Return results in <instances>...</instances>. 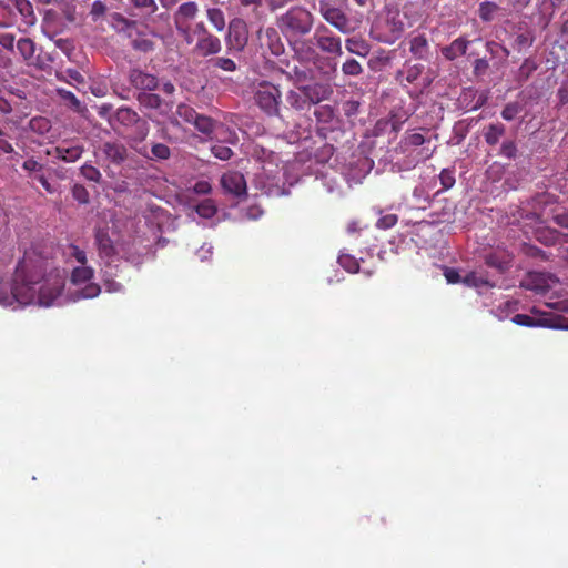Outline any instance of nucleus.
Returning <instances> with one entry per match:
<instances>
[{
  "label": "nucleus",
  "instance_id": "1",
  "mask_svg": "<svg viewBox=\"0 0 568 568\" xmlns=\"http://www.w3.org/2000/svg\"><path fill=\"white\" fill-rule=\"evenodd\" d=\"M63 285L58 272L47 274L43 261L24 260L18 264L11 285L0 280V305L17 302L50 306L60 296Z\"/></svg>",
  "mask_w": 568,
  "mask_h": 568
},
{
  "label": "nucleus",
  "instance_id": "2",
  "mask_svg": "<svg viewBox=\"0 0 568 568\" xmlns=\"http://www.w3.org/2000/svg\"><path fill=\"white\" fill-rule=\"evenodd\" d=\"M312 23V14L301 7L292 8L278 19L282 32L305 34L310 32Z\"/></svg>",
  "mask_w": 568,
  "mask_h": 568
},
{
  "label": "nucleus",
  "instance_id": "3",
  "mask_svg": "<svg viewBox=\"0 0 568 568\" xmlns=\"http://www.w3.org/2000/svg\"><path fill=\"white\" fill-rule=\"evenodd\" d=\"M114 121L120 125L132 129V142H142L149 133L148 121L140 118L139 114L130 108H119L114 114Z\"/></svg>",
  "mask_w": 568,
  "mask_h": 568
},
{
  "label": "nucleus",
  "instance_id": "4",
  "mask_svg": "<svg viewBox=\"0 0 568 568\" xmlns=\"http://www.w3.org/2000/svg\"><path fill=\"white\" fill-rule=\"evenodd\" d=\"M94 271L92 267L81 265L74 267L71 273V282L74 285L84 284V287L77 290L74 295L79 298H94L101 293V287L99 284L91 282L93 278Z\"/></svg>",
  "mask_w": 568,
  "mask_h": 568
},
{
  "label": "nucleus",
  "instance_id": "5",
  "mask_svg": "<svg viewBox=\"0 0 568 568\" xmlns=\"http://www.w3.org/2000/svg\"><path fill=\"white\" fill-rule=\"evenodd\" d=\"M513 323L519 326L526 327H547L555 329L568 331V318L556 315L551 317L534 318L527 314H516L511 318Z\"/></svg>",
  "mask_w": 568,
  "mask_h": 568
},
{
  "label": "nucleus",
  "instance_id": "6",
  "mask_svg": "<svg viewBox=\"0 0 568 568\" xmlns=\"http://www.w3.org/2000/svg\"><path fill=\"white\" fill-rule=\"evenodd\" d=\"M397 161L404 170L414 169L418 163L429 159L433 151L429 149L402 148V140L394 149Z\"/></svg>",
  "mask_w": 568,
  "mask_h": 568
},
{
  "label": "nucleus",
  "instance_id": "7",
  "mask_svg": "<svg viewBox=\"0 0 568 568\" xmlns=\"http://www.w3.org/2000/svg\"><path fill=\"white\" fill-rule=\"evenodd\" d=\"M17 48L29 64L42 68L47 61L51 60L47 52H43L41 48H37L32 38H19Z\"/></svg>",
  "mask_w": 568,
  "mask_h": 568
},
{
  "label": "nucleus",
  "instance_id": "8",
  "mask_svg": "<svg viewBox=\"0 0 568 568\" xmlns=\"http://www.w3.org/2000/svg\"><path fill=\"white\" fill-rule=\"evenodd\" d=\"M258 106L268 115L278 113L281 92L276 87L261 89L255 95Z\"/></svg>",
  "mask_w": 568,
  "mask_h": 568
},
{
  "label": "nucleus",
  "instance_id": "9",
  "mask_svg": "<svg viewBox=\"0 0 568 568\" xmlns=\"http://www.w3.org/2000/svg\"><path fill=\"white\" fill-rule=\"evenodd\" d=\"M323 18L342 33H348L353 30V22L346 17L343 10L329 6H322Z\"/></svg>",
  "mask_w": 568,
  "mask_h": 568
},
{
  "label": "nucleus",
  "instance_id": "10",
  "mask_svg": "<svg viewBox=\"0 0 568 568\" xmlns=\"http://www.w3.org/2000/svg\"><path fill=\"white\" fill-rule=\"evenodd\" d=\"M221 185L225 192L235 196L246 194V181L244 175L237 171H230L222 175Z\"/></svg>",
  "mask_w": 568,
  "mask_h": 568
},
{
  "label": "nucleus",
  "instance_id": "11",
  "mask_svg": "<svg viewBox=\"0 0 568 568\" xmlns=\"http://www.w3.org/2000/svg\"><path fill=\"white\" fill-rule=\"evenodd\" d=\"M100 151L104 155L105 160L118 166L123 164L129 156L126 146L118 141L104 142L101 145Z\"/></svg>",
  "mask_w": 568,
  "mask_h": 568
},
{
  "label": "nucleus",
  "instance_id": "12",
  "mask_svg": "<svg viewBox=\"0 0 568 568\" xmlns=\"http://www.w3.org/2000/svg\"><path fill=\"white\" fill-rule=\"evenodd\" d=\"M120 270L118 264L112 262L105 263L101 268L102 282L108 293L122 292L123 285L115 280L119 276Z\"/></svg>",
  "mask_w": 568,
  "mask_h": 568
},
{
  "label": "nucleus",
  "instance_id": "13",
  "mask_svg": "<svg viewBox=\"0 0 568 568\" xmlns=\"http://www.w3.org/2000/svg\"><path fill=\"white\" fill-rule=\"evenodd\" d=\"M303 94L308 99L310 104H318L320 102L329 99L333 89L327 83H313L303 87Z\"/></svg>",
  "mask_w": 568,
  "mask_h": 568
},
{
  "label": "nucleus",
  "instance_id": "14",
  "mask_svg": "<svg viewBox=\"0 0 568 568\" xmlns=\"http://www.w3.org/2000/svg\"><path fill=\"white\" fill-rule=\"evenodd\" d=\"M130 83L139 90L153 91L158 88V78L153 74L145 73L140 69H132L129 74Z\"/></svg>",
  "mask_w": 568,
  "mask_h": 568
},
{
  "label": "nucleus",
  "instance_id": "15",
  "mask_svg": "<svg viewBox=\"0 0 568 568\" xmlns=\"http://www.w3.org/2000/svg\"><path fill=\"white\" fill-rule=\"evenodd\" d=\"M95 244L98 246L99 255L101 258L113 260L116 255V250L113 245V241L109 236L105 230L99 229L95 232ZM113 263V261H111Z\"/></svg>",
  "mask_w": 568,
  "mask_h": 568
},
{
  "label": "nucleus",
  "instance_id": "16",
  "mask_svg": "<svg viewBox=\"0 0 568 568\" xmlns=\"http://www.w3.org/2000/svg\"><path fill=\"white\" fill-rule=\"evenodd\" d=\"M12 8H14L21 17L24 28L33 26L37 17L33 11V6L29 0H9Z\"/></svg>",
  "mask_w": 568,
  "mask_h": 568
},
{
  "label": "nucleus",
  "instance_id": "17",
  "mask_svg": "<svg viewBox=\"0 0 568 568\" xmlns=\"http://www.w3.org/2000/svg\"><path fill=\"white\" fill-rule=\"evenodd\" d=\"M82 153H83V148L81 145L68 146V145L61 144V145H58L54 148V151L52 154L54 158H57L61 161L72 163V162L78 161L81 158Z\"/></svg>",
  "mask_w": 568,
  "mask_h": 568
},
{
  "label": "nucleus",
  "instance_id": "18",
  "mask_svg": "<svg viewBox=\"0 0 568 568\" xmlns=\"http://www.w3.org/2000/svg\"><path fill=\"white\" fill-rule=\"evenodd\" d=\"M109 23L114 29V31L119 33H129V36H131L132 32L136 31L138 27L135 20H130L118 12H113L110 14Z\"/></svg>",
  "mask_w": 568,
  "mask_h": 568
},
{
  "label": "nucleus",
  "instance_id": "19",
  "mask_svg": "<svg viewBox=\"0 0 568 568\" xmlns=\"http://www.w3.org/2000/svg\"><path fill=\"white\" fill-rule=\"evenodd\" d=\"M197 13V4L193 1L182 3L176 13L175 21L178 26L186 23L189 20L193 19Z\"/></svg>",
  "mask_w": 568,
  "mask_h": 568
},
{
  "label": "nucleus",
  "instance_id": "20",
  "mask_svg": "<svg viewBox=\"0 0 568 568\" xmlns=\"http://www.w3.org/2000/svg\"><path fill=\"white\" fill-rule=\"evenodd\" d=\"M346 48L349 52L359 57H366L371 50V45L365 38H347Z\"/></svg>",
  "mask_w": 568,
  "mask_h": 568
},
{
  "label": "nucleus",
  "instance_id": "21",
  "mask_svg": "<svg viewBox=\"0 0 568 568\" xmlns=\"http://www.w3.org/2000/svg\"><path fill=\"white\" fill-rule=\"evenodd\" d=\"M221 44L219 38H200L196 50L200 55H209L219 52Z\"/></svg>",
  "mask_w": 568,
  "mask_h": 568
},
{
  "label": "nucleus",
  "instance_id": "22",
  "mask_svg": "<svg viewBox=\"0 0 568 568\" xmlns=\"http://www.w3.org/2000/svg\"><path fill=\"white\" fill-rule=\"evenodd\" d=\"M318 124H331L335 118L334 108L328 104L318 105L314 111Z\"/></svg>",
  "mask_w": 568,
  "mask_h": 568
},
{
  "label": "nucleus",
  "instance_id": "23",
  "mask_svg": "<svg viewBox=\"0 0 568 568\" xmlns=\"http://www.w3.org/2000/svg\"><path fill=\"white\" fill-rule=\"evenodd\" d=\"M215 123L212 118L199 113L192 124L199 132L210 135L215 129Z\"/></svg>",
  "mask_w": 568,
  "mask_h": 568
},
{
  "label": "nucleus",
  "instance_id": "24",
  "mask_svg": "<svg viewBox=\"0 0 568 568\" xmlns=\"http://www.w3.org/2000/svg\"><path fill=\"white\" fill-rule=\"evenodd\" d=\"M108 6L102 0H94L89 10V17L93 22H101L105 19L108 13Z\"/></svg>",
  "mask_w": 568,
  "mask_h": 568
},
{
  "label": "nucleus",
  "instance_id": "25",
  "mask_svg": "<svg viewBox=\"0 0 568 568\" xmlns=\"http://www.w3.org/2000/svg\"><path fill=\"white\" fill-rule=\"evenodd\" d=\"M505 125L501 123L489 124L484 134L486 143L489 145L497 144L499 139L505 134Z\"/></svg>",
  "mask_w": 568,
  "mask_h": 568
},
{
  "label": "nucleus",
  "instance_id": "26",
  "mask_svg": "<svg viewBox=\"0 0 568 568\" xmlns=\"http://www.w3.org/2000/svg\"><path fill=\"white\" fill-rule=\"evenodd\" d=\"M29 129L39 135H44L51 130V121L45 116H34L29 121Z\"/></svg>",
  "mask_w": 568,
  "mask_h": 568
},
{
  "label": "nucleus",
  "instance_id": "27",
  "mask_svg": "<svg viewBox=\"0 0 568 568\" xmlns=\"http://www.w3.org/2000/svg\"><path fill=\"white\" fill-rule=\"evenodd\" d=\"M500 8L490 1L481 2L478 9V14L483 21H493Z\"/></svg>",
  "mask_w": 568,
  "mask_h": 568
},
{
  "label": "nucleus",
  "instance_id": "28",
  "mask_svg": "<svg viewBox=\"0 0 568 568\" xmlns=\"http://www.w3.org/2000/svg\"><path fill=\"white\" fill-rule=\"evenodd\" d=\"M57 79L69 84H84L83 75L75 69H67L57 73Z\"/></svg>",
  "mask_w": 568,
  "mask_h": 568
},
{
  "label": "nucleus",
  "instance_id": "29",
  "mask_svg": "<svg viewBox=\"0 0 568 568\" xmlns=\"http://www.w3.org/2000/svg\"><path fill=\"white\" fill-rule=\"evenodd\" d=\"M425 138L420 133L405 134L402 138V148L424 149Z\"/></svg>",
  "mask_w": 568,
  "mask_h": 568
},
{
  "label": "nucleus",
  "instance_id": "30",
  "mask_svg": "<svg viewBox=\"0 0 568 568\" xmlns=\"http://www.w3.org/2000/svg\"><path fill=\"white\" fill-rule=\"evenodd\" d=\"M22 169L28 173V178L34 179V175L43 172L44 165L31 156L22 163Z\"/></svg>",
  "mask_w": 568,
  "mask_h": 568
},
{
  "label": "nucleus",
  "instance_id": "31",
  "mask_svg": "<svg viewBox=\"0 0 568 568\" xmlns=\"http://www.w3.org/2000/svg\"><path fill=\"white\" fill-rule=\"evenodd\" d=\"M199 113L189 104L181 103L176 108V115L185 123L192 124Z\"/></svg>",
  "mask_w": 568,
  "mask_h": 568
},
{
  "label": "nucleus",
  "instance_id": "32",
  "mask_svg": "<svg viewBox=\"0 0 568 568\" xmlns=\"http://www.w3.org/2000/svg\"><path fill=\"white\" fill-rule=\"evenodd\" d=\"M207 18H209L210 22L214 26L216 31H219V32L223 31V29L225 27V19H224V13L222 12V10L216 9V8L207 9Z\"/></svg>",
  "mask_w": 568,
  "mask_h": 568
},
{
  "label": "nucleus",
  "instance_id": "33",
  "mask_svg": "<svg viewBox=\"0 0 568 568\" xmlns=\"http://www.w3.org/2000/svg\"><path fill=\"white\" fill-rule=\"evenodd\" d=\"M171 156L170 148L164 143H153L150 160H168Z\"/></svg>",
  "mask_w": 568,
  "mask_h": 568
},
{
  "label": "nucleus",
  "instance_id": "34",
  "mask_svg": "<svg viewBox=\"0 0 568 568\" xmlns=\"http://www.w3.org/2000/svg\"><path fill=\"white\" fill-rule=\"evenodd\" d=\"M465 285L469 286V287H483V286H488L489 285V282L478 275L476 272H469L468 274H466L464 277H463V282Z\"/></svg>",
  "mask_w": 568,
  "mask_h": 568
},
{
  "label": "nucleus",
  "instance_id": "35",
  "mask_svg": "<svg viewBox=\"0 0 568 568\" xmlns=\"http://www.w3.org/2000/svg\"><path fill=\"white\" fill-rule=\"evenodd\" d=\"M80 173L85 180L91 182L99 183L102 179L100 171L95 166L88 163L81 166Z\"/></svg>",
  "mask_w": 568,
  "mask_h": 568
},
{
  "label": "nucleus",
  "instance_id": "36",
  "mask_svg": "<svg viewBox=\"0 0 568 568\" xmlns=\"http://www.w3.org/2000/svg\"><path fill=\"white\" fill-rule=\"evenodd\" d=\"M72 197L79 204H88L90 202V194L84 185L75 183L71 189Z\"/></svg>",
  "mask_w": 568,
  "mask_h": 568
},
{
  "label": "nucleus",
  "instance_id": "37",
  "mask_svg": "<svg viewBox=\"0 0 568 568\" xmlns=\"http://www.w3.org/2000/svg\"><path fill=\"white\" fill-rule=\"evenodd\" d=\"M57 93L63 101L68 102L72 109L75 111L81 110V101L71 91L58 88Z\"/></svg>",
  "mask_w": 568,
  "mask_h": 568
},
{
  "label": "nucleus",
  "instance_id": "38",
  "mask_svg": "<svg viewBox=\"0 0 568 568\" xmlns=\"http://www.w3.org/2000/svg\"><path fill=\"white\" fill-rule=\"evenodd\" d=\"M196 212L200 216L210 219L216 213V206L212 200L206 199L196 206Z\"/></svg>",
  "mask_w": 568,
  "mask_h": 568
},
{
  "label": "nucleus",
  "instance_id": "39",
  "mask_svg": "<svg viewBox=\"0 0 568 568\" xmlns=\"http://www.w3.org/2000/svg\"><path fill=\"white\" fill-rule=\"evenodd\" d=\"M440 184L443 191L452 189L456 182L455 171L453 169H443L439 174Z\"/></svg>",
  "mask_w": 568,
  "mask_h": 568
},
{
  "label": "nucleus",
  "instance_id": "40",
  "mask_svg": "<svg viewBox=\"0 0 568 568\" xmlns=\"http://www.w3.org/2000/svg\"><path fill=\"white\" fill-rule=\"evenodd\" d=\"M287 101L296 110H304L307 105H311L305 95L301 97L298 93L293 91L288 93Z\"/></svg>",
  "mask_w": 568,
  "mask_h": 568
},
{
  "label": "nucleus",
  "instance_id": "41",
  "mask_svg": "<svg viewBox=\"0 0 568 568\" xmlns=\"http://www.w3.org/2000/svg\"><path fill=\"white\" fill-rule=\"evenodd\" d=\"M398 222V215L397 214H385L381 216L376 222V227L379 230H388L395 226Z\"/></svg>",
  "mask_w": 568,
  "mask_h": 568
},
{
  "label": "nucleus",
  "instance_id": "42",
  "mask_svg": "<svg viewBox=\"0 0 568 568\" xmlns=\"http://www.w3.org/2000/svg\"><path fill=\"white\" fill-rule=\"evenodd\" d=\"M520 111L521 106L519 105V103L510 102L504 106L501 111V116L506 121H511L519 114Z\"/></svg>",
  "mask_w": 568,
  "mask_h": 568
},
{
  "label": "nucleus",
  "instance_id": "43",
  "mask_svg": "<svg viewBox=\"0 0 568 568\" xmlns=\"http://www.w3.org/2000/svg\"><path fill=\"white\" fill-rule=\"evenodd\" d=\"M338 263L349 273H356L359 270L358 262L347 254L341 255L338 257Z\"/></svg>",
  "mask_w": 568,
  "mask_h": 568
},
{
  "label": "nucleus",
  "instance_id": "44",
  "mask_svg": "<svg viewBox=\"0 0 568 568\" xmlns=\"http://www.w3.org/2000/svg\"><path fill=\"white\" fill-rule=\"evenodd\" d=\"M211 151L216 159H220L222 161H226L231 159V156L233 155L232 149L222 144L213 145Z\"/></svg>",
  "mask_w": 568,
  "mask_h": 568
},
{
  "label": "nucleus",
  "instance_id": "45",
  "mask_svg": "<svg viewBox=\"0 0 568 568\" xmlns=\"http://www.w3.org/2000/svg\"><path fill=\"white\" fill-rule=\"evenodd\" d=\"M130 1L132 2V4L135 8L143 10L148 14L154 13L158 9L155 0H130Z\"/></svg>",
  "mask_w": 568,
  "mask_h": 568
},
{
  "label": "nucleus",
  "instance_id": "46",
  "mask_svg": "<svg viewBox=\"0 0 568 568\" xmlns=\"http://www.w3.org/2000/svg\"><path fill=\"white\" fill-rule=\"evenodd\" d=\"M11 2L9 0H0V26L6 27L10 24L9 16L11 13Z\"/></svg>",
  "mask_w": 568,
  "mask_h": 568
},
{
  "label": "nucleus",
  "instance_id": "47",
  "mask_svg": "<svg viewBox=\"0 0 568 568\" xmlns=\"http://www.w3.org/2000/svg\"><path fill=\"white\" fill-rule=\"evenodd\" d=\"M500 155L507 158V159H514L517 154V146L514 141H504L500 146Z\"/></svg>",
  "mask_w": 568,
  "mask_h": 568
},
{
  "label": "nucleus",
  "instance_id": "48",
  "mask_svg": "<svg viewBox=\"0 0 568 568\" xmlns=\"http://www.w3.org/2000/svg\"><path fill=\"white\" fill-rule=\"evenodd\" d=\"M443 274L449 284H457L463 282V277L460 276L458 270L454 267L445 266L443 268Z\"/></svg>",
  "mask_w": 568,
  "mask_h": 568
},
{
  "label": "nucleus",
  "instance_id": "49",
  "mask_svg": "<svg viewBox=\"0 0 568 568\" xmlns=\"http://www.w3.org/2000/svg\"><path fill=\"white\" fill-rule=\"evenodd\" d=\"M342 70L347 75H358L362 72V67L356 60L351 59L343 64Z\"/></svg>",
  "mask_w": 568,
  "mask_h": 568
},
{
  "label": "nucleus",
  "instance_id": "50",
  "mask_svg": "<svg viewBox=\"0 0 568 568\" xmlns=\"http://www.w3.org/2000/svg\"><path fill=\"white\" fill-rule=\"evenodd\" d=\"M485 261L488 266L495 267L501 272L508 267V262L500 260L496 254L487 255Z\"/></svg>",
  "mask_w": 568,
  "mask_h": 568
},
{
  "label": "nucleus",
  "instance_id": "51",
  "mask_svg": "<svg viewBox=\"0 0 568 568\" xmlns=\"http://www.w3.org/2000/svg\"><path fill=\"white\" fill-rule=\"evenodd\" d=\"M361 103L356 100H347L343 103V112L347 118L354 116L359 111Z\"/></svg>",
  "mask_w": 568,
  "mask_h": 568
},
{
  "label": "nucleus",
  "instance_id": "52",
  "mask_svg": "<svg viewBox=\"0 0 568 568\" xmlns=\"http://www.w3.org/2000/svg\"><path fill=\"white\" fill-rule=\"evenodd\" d=\"M246 23L242 19H233L229 24V36L234 33V36H241L242 32L245 31Z\"/></svg>",
  "mask_w": 568,
  "mask_h": 568
},
{
  "label": "nucleus",
  "instance_id": "53",
  "mask_svg": "<svg viewBox=\"0 0 568 568\" xmlns=\"http://www.w3.org/2000/svg\"><path fill=\"white\" fill-rule=\"evenodd\" d=\"M69 255L73 258H75L77 262H79L81 265L87 264V254L83 250H81L77 245H70L69 246Z\"/></svg>",
  "mask_w": 568,
  "mask_h": 568
},
{
  "label": "nucleus",
  "instance_id": "54",
  "mask_svg": "<svg viewBox=\"0 0 568 568\" xmlns=\"http://www.w3.org/2000/svg\"><path fill=\"white\" fill-rule=\"evenodd\" d=\"M132 47L135 50L148 52V51H151L153 49V43H152V41H150L149 39H145V38H142V39L135 38L132 41Z\"/></svg>",
  "mask_w": 568,
  "mask_h": 568
},
{
  "label": "nucleus",
  "instance_id": "55",
  "mask_svg": "<svg viewBox=\"0 0 568 568\" xmlns=\"http://www.w3.org/2000/svg\"><path fill=\"white\" fill-rule=\"evenodd\" d=\"M552 220L557 225L568 229V207L555 213Z\"/></svg>",
  "mask_w": 568,
  "mask_h": 568
},
{
  "label": "nucleus",
  "instance_id": "56",
  "mask_svg": "<svg viewBox=\"0 0 568 568\" xmlns=\"http://www.w3.org/2000/svg\"><path fill=\"white\" fill-rule=\"evenodd\" d=\"M33 180H37L42 185V187L50 194H53L57 191L55 187L48 181L43 172H41L38 175H34Z\"/></svg>",
  "mask_w": 568,
  "mask_h": 568
},
{
  "label": "nucleus",
  "instance_id": "57",
  "mask_svg": "<svg viewBox=\"0 0 568 568\" xmlns=\"http://www.w3.org/2000/svg\"><path fill=\"white\" fill-rule=\"evenodd\" d=\"M193 190L196 194H209L212 190L211 187V184L207 182V181H197L194 186H193Z\"/></svg>",
  "mask_w": 568,
  "mask_h": 568
},
{
  "label": "nucleus",
  "instance_id": "58",
  "mask_svg": "<svg viewBox=\"0 0 568 568\" xmlns=\"http://www.w3.org/2000/svg\"><path fill=\"white\" fill-rule=\"evenodd\" d=\"M0 151L4 153H11L13 154V158L19 156V153H17L12 146V144L3 138V135H0Z\"/></svg>",
  "mask_w": 568,
  "mask_h": 568
},
{
  "label": "nucleus",
  "instance_id": "59",
  "mask_svg": "<svg viewBox=\"0 0 568 568\" xmlns=\"http://www.w3.org/2000/svg\"><path fill=\"white\" fill-rule=\"evenodd\" d=\"M216 65L225 71L235 70V62L227 58H219L216 60Z\"/></svg>",
  "mask_w": 568,
  "mask_h": 568
},
{
  "label": "nucleus",
  "instance_id": "60",
  "mask_svg": "<svg viewBox=\"0 0 568 568\" xmlns=\"http://www.w3.org/2000/svg\"><path fill=\"white\" fill-rule=\"evenodd\" d=\"M280 38H276V41L275 42H271L268 45H270V49L271 51L275 54V55H280L283 51H284V47L282 43H280Z\"/></svg>",
  "mask_w": 568,
  "mask_h": 568
},
{
  "label": "nucleus",
  "instance_id": "61",
  "mask_svg": "<svg viewBox=\"0 0 568 568\" xmlns=\"http://www.w3.org/2000/svg\"><path fill=\"white\" fill-rule=\"evenodd\" d=\"M316 40L317 44L321 47H325L326 43H329V45H338L337 42H335L336 38H314Z\"/></svg>",
  "mask_w": 568,
  "mask_h": 568
},
{
  "label": "nucleus",
  "instance_id": "62",
  "mask_svg": "<svg viewBox=\"0 0 568 568\" xmlns=\"http://www.w3.org/2000/svg\"><path fill=\"white\" fill-rule=\"evenodd\" d=\"M160 101L161 99L156 94H148L144 99V102H148L152 106H159Z\"/></svg>",
  "mask_w": 568,
  "mask_h": 568
},
{
  "label": "nucleus",
  "instance_id": "63",
  "mask_svg": "<svg viewBox=\"0 0 568 568\" xmlns=\"http://www.w3.org/2000/svg\"><path fill=\"white\" fill-rule=\"evenodd\" d=\"M12 111L11 104L3 98H0V112L8 114Z\"/></svg>",
  "mask_w": 568,
  "mask_h": 568
},
{
  "label": "nucleus",
  "instance_id": "64",
  "mask_svg": "<svg viewBox=\"0 0 568 568\" xmlns=\"http://www.w3.org/2000/svg\"><path fill=\"white\" fill-rule=\"evenodd\" d=\"M132 148L142 156L150 159L151 155L149 154L148 148L145 145L136 146L132 144Z\"/></svg>",
  "mask_w": 568,
  "mask_h": 568
}]
</instances>
